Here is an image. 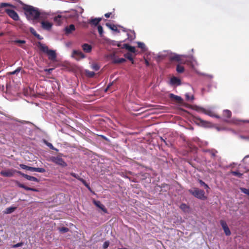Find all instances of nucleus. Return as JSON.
Wrapping results in <instances>:
<instances>
[{"label": "nucleus", "instance_id": "0e129e2a", "mask_svg": "<svg viewBox=\"0 0 249 249\" xmlns=\"http://www.w3.org/2000/svg\"><path fill=\"white\" fill-rule=\"evenodd\" d=\"M101 137L102 138H103V139H106V137H105V136H103V135H101Z\"/></svg>", "mask_w": 249, "mask_h": 249}, {"label": "nucleus", "instance_id": "052dcab7", "mask_svg": "<svg viewBox=\"0 0 249 249\" xmlns=\"http://www.w3.org/2000/svg\"><path fill=\"white\" fill-rule=\"evenodd\" d=\"M53 70V69H46L45 70V71L48 72L49 73H50Z\"/></svg>", "mask_w": 249, "mask_h": 249}, {"label": "nucleus", "instance_id": "8fccbe9b", "mask_svg": "<svg viewBox=\"0 0 249 249\" xmlns=\"http://www.w3.org/2000/svg\"><path fill=\"white\" fill-rule=\"evenodd\" d=\"M84 185L87 188V189L90 192H92V190H91V188H90L89 185V184H88L87 183H86L85 184H84Z\"/></svg>", "mask_w": 249, "mask_h": 249}, {"label": "nucleus", "instance_id": "3c124183", "mask_svg": "<svg viewBox=\"0 0 249 249\" xmlns=\"http://www.w3.org/2000/svg\"><path fill=\"white\" fill-rule=\"evenodd\" d=\"M248 159H249V156H246L243 160V162H244L245 164L247 163V160Z\"/></svg>", "mask_w": 249, "mask_h": 249}, {"label": "nucleus", "instance_id": "423d86ee", "mask_svg": "<svg viewBox=\"0 0 249 249\" xmlns=\"http://www.w3.org/2000/svg\"><path fill=\"white\" fill-rule=\"evenodd\" d=\"M71 56L79 61L81 59L85 58V55L80 51L73 50Z\"/></svg>", "mask_w": 249, "mask_h": 249}, {"label": "nucleus", "instance_id": "2f4dec72", "mask_svg": "<svg viewBox=\"0 0 249 249\" xmlns=\"http://www.w3.org/2000/svg\"><path fill=\"white\" fill-rule=\"evenodd\" d=\"M15 208L14 207H9V208H7L6 209V213H12V212H13L14 211V210H15Z\"/></svg>", "mask_w": 249, "mask_h": 249}, {"label": "nucleus", "instance_id": "13d9d810", "mask_svg": "<svg viewBox=\"0 0 249 249\" xmlns=\"http://www.w3.org/2000/svg\"><path fill=\"white\" fill-rule=\"evenodd\" d=\"M187 207V205L185 204H182L181 205L180 208L181 209H184Z\"/></svg>", "mask_w": 249, "mask_h": 249}, {"label": "nucleus", "instance_id": "49530a36", "mask_svg": "<svg viewBox=\"0 0 249 249\" xmlns=\"http://www.w3.org/2000/svg\"><path fill=\"white\" fill-rule=\"evenodd\" d=\"M232 174L234 175V176H237L238 177H240L242 175V174L240 173H239L237 171H233L232 172Z\"/></svg>", "mask_w": 249, "mask_h": 249}, {"label": "nucleus", "instance_id": "b1692460", "mask_svg": "<svg viewBox=\"0 0 249 249\" xmlns=\"http://www.w3.org/2000/svg\"><path fill=\"white\" fill-rule=\"evenodd\" d=\"M176 71L178 73H182L184 71V67L178 64L177 66Z\"/></svg>", "mask_w": 249, "mask_h": 249}, {"label": "nucleus", "instance_id": "cd10ccee", "mask_svg": "<svg viewBox=\"0 0 249 249\" xmlns=\"http://www.w3.org/2000/svg\"><path fill=\"white\" fill-rule=\"evenodd\" d=\"M86 72L87 76L89 77H93L95 75V73L93 71H86Z\"/></svg>", "mask_w": 249, "mask_h": 249}, {"label": "nucleus", "instance_id": "2eb2a0df", "mask_svg": "<svg viewBox=\"0 0 249 249\" xmlns=\"http://www.w3.org/2000/svg\"><path fill=\"white\" fill-rule=\"evenodd\" d=\"M41 24L42 28L46 30H50L52 27V24L48 21H42Z\"/></svg>", "mask_w": 249, "mask_h": 249}, {"label": "nucleus", "instance_id": "f257e3e1", "mask_svg": "<svg viewBox=\"0 0 249 249\" xmlns=\"http://www.w3.org/2000/svg\"><path fill=\"white\" fill-rule=\"evenodd\" d=\"M23 9L28 19L35 21L40 18V13L37 8H35L32 6L25 5L23 7Z\"/></svg>", "mask_w": 249, "mask_h": 249}, {"label": "nucleus", "instance_id": "412c9836", "mask_svg": "<svg viewBox=\"0 0 249 249\" xmlns=\"http://www.w3.org/2000/svg\"><path fill=\"white\" fill-rule=\"evenodd\" d=\"M62 17L60 15H58L54 18V21L58 25H60L62 23Z\"/></svg>", "mask_w": 249, "mask_h": 249}, {"label": "nucleus", "instance_id": "f3484780", "mask_svg": "<svg viewBox=\"0 0 249 249\" xmlns=\"http://www.w3.org/2000/svg\"><path fill=\"white\" fill-rule=\"evenodd\" d=\"M170 83L171 85H180L181 84V81L179 78L174 76L171 78Z\"/></svg>", "mask_w": 249, "mask_h": 249}, {"label": "nucleus", "instance_id": "393cba45", "mask_svg": "<svg viewBox=\"0 0 249 249\" xmlns=\"http://www.w3.org/2000/svg\"><path fill=\"white\" fill-rule=\"evenodd\" d=\"M198 182L201 185L204 186L205 188L207 190V191H208V190L210 189V187H209V186L207 184H206L202 180L198 179Z\"/></svg>", "mask_w": 249, "mask_h": 249}, {"label": "nucleus", "instance_id": "4c0bfd02", "mask_svg": "<svg viewBox=\"0 0 249 249\" xmlns=\"http://www.w3.org/2000/svg\"><path fill=\"white\" fill-rule=\"evenodd\" d=\"M92 68L95 71H98L100 69V67L97 64H93L92 65Z\"/></svg>", "mask_w": 249, "mask_h": 249}, {"label": "nucleus", "instance_id": "de8ad7c7", "mask_svg": "<svg viewBox=\"0 0 249 249\" xmlns=\"http://www.w3.org/2000/svg\"><path fill=\"white\" fill-rule=\"evenodd\" d=\"M36 167H32L29 166V171L31 172H36Z\"/></svg>", "mask_w": 249, "mask_h": 249}, {"label": "nucleus", "instance_id": "5fc2aeb1", "mask_svg": "<svg viewBox=\"0 0 249 249\" xmlns=\"http://www.w3.org/2000/svg\"><path fill=\"white\" fill-rule=\"evenodd\" d=\"M35 36H36L37 39L39 40H41L43 39V38L38 34H36L35 35Z\"/></svg>", "mask_w": 249, "mask_h": 249}, {"label": "nucleus", "instance_id": "72a5a7b5", "mask_svg": "<svg viewBox=\"0 0 249 249\" xmlns=\"http://www.w3.org/2000/svg\"><path fill=\"white\" fill-rule=\"evenodd\" d=\"M23 244H24L23 242H19V243H18V244L12 245V248H18V247L23 246Z\"/></svg>", "mask_w": 249, "mask_h": 249}, {"label": "nucleus", "instance_id": "39448f33", "mask_svg": "<svg viewBox=\"0 0 249 249\" xmlns=\"http://www.w3.org/2000/svg\"><path fill=\"white\" fill-rule=\"evenodd\" d=\"M18 172H20L19 171H17L15 169H8L7 170L5 171H1L0 172V174L5 177H11L14 176V174L15 173L18 174Z\"/></svg>", "mask_w": 249, "mask_h": 249}, {"label": "nucleus", "instance_id": "4d7b16f0", "mask_svg": "<svg viewBox=\"0 0 249 249\" xmlns=\"http://www.w3.org/2000/svg\"><path fill=\"white\" fill-rule=\"evenodd\" d=\"M79 181H80L84 185L86 184V181L85 180H84L83 178H81L80 179H79Z\"/></svg>", "mask_w": 249, "mask_h": 249}, {"label": "nucleus", "instance_id": "c9c22d12", "mask_svg": "<svg viewBox=\"0 0 249 249\" xmlns=\"http://www.w3.org/2000/svg\"><path fill=\"white\" fill-rule=\"evenodd\" d=\"M36 172L39 173H45L46 172V170L44 168H43L36 167Z\"/></svg>", "mask_w": 249, "mask_h": 249}, {"label": "nucleus", "instance_id": "37998d69", "mask_svg": "<svg viewBox=\"0 0 249 249\" xmlns=\"http://www.w3.org/2000/svg\"><path fill=\"white\" fill-rule=\"evenodd\" d=\"M109 245V242L108 241H106L103 244V248L104 249H107L108 248Z\"/></svg>", "mask_w": 249, "mask_h": 249}, {"label": "nucleus", "instance_id": "864d4df0", "mask_svg": "<svg viewBox=\"0 0 249 249\" xmlns=\"http://www.w3.org/2000/svg\"><path fill=\"white\" fill-rule=\"evenodd\" d=\"M111 14H112L111 12H109V13H106L105 14V17L107 18H108L110 17V16L111 15Z\"/></svg>", "mask_w": 249, "mask_h": 249}, {"label": "nucleus", "instance_id": "6e6552de", "mask_svg": "<svg viewBox=\"0 0 249 249\" xmlns=\"http://www.w3.org/2000/svg\"><path fill=\"white\" fill-rule=\"evenodd\" d=\"M5 12L7 15L13 20L15 21H18L19 20V16L15 11L12 9H7L5 10Z\"/></svg>", "mask_w": 249, "mask_h": 249}, {"label": "nucleus", "instance_id": "a878e982", "mask_svg": "<svg viewBox=\"0 0 249 249\" xmlns=\"http://www.w3.org/2000/svg\"><path fill=\"white\" fill-rule=\"evenodd\" d=\"M185 98H186V100L187 101H192L194 100V95L190 96L189 93L185 94Z\"/></svg>", "mask_w": 249, "mask_h": 249}, {"label": "nucleus", "instance_id": "ea45409f", "mask_svg": "<svg viewBox=\"0 0 249 249\" xmlns=\"http://www.w3.org/2000/svg\"><path fill=\"white\" fill-rule=\"evenodd\" d=\"M20 71V68H18L16 70H15L14 71L10 72V74L11 75H14L15 74H16V73L19 72Z\"/></svg>", "mask_w": 249, "mask_h": 249}, {"label": "nucleus", "instance_id": "20e7f679", "mask_svg": "<svg viewBox=\"0 0 249 249\" xmlns=\"http://www.w3.org/2000/svg\"><path fill=\"white\" fill-rule=\"evenodd\" d=\"M189 192L195 197L201 199L205 200L207 197L205 196V192L197 188H194V190H189Z\"/></svg>", "mask_w": 249, "mask_h": 249}, {"label": "nucleus", "instance_id": "7ed1b4c3", "mask_svg": "<svg viewBox=\"0 0 249 249\" xmlns=\"http://www.w3.org/2000/svg\"><path fill=\"white\" fill-rule=\"evenodd\" d=\"M62 154L59 153L56 156H52L50 157V160L62 167H66L67 164L62 158Z\"/></svg>", "mask_w": 249, "mask_h": 249}, {"label": "nucleus", "instance_id": "9d476101", "mask_svg": "<svg viewBox=\"0 0 249 249\" xmlns=\"http://www.w3.org/2000/svg\"><path fill=\"white\" fill-rule=\"evenodd\" d=\"M18 174L20 175L23 177L25 178H26L27 179H28L29 180L37 182H39V179L38 178H36L28 175L27 174H25L22 173L21 171L18 172Z\"/></svg>", "mask_w": 249, "mask_h": 249}, {"label": "nucleus", "instance_id": "c756f323", "mask_svg": "<svg viewBox=\"0 0 249 249\" xmlns=\"http://www.w3.org/2000/svg\"><path fill=\"white\" fill-rule=\"evenodd\" d=\"M7 6L13 7V6L12 5H11V4L8 3L2 2V3H0V7H1V8L5 7H7Z\"/></svg>", "mask_w": 249, "mask_h": 249}, {"label": "nucleus", "instance_id": "e2e57ef3", "mask_svg": "<svg viewBox=\"0 0 249 249\" xmlns=\"http://www.w3.org/2000/svg\"><path fill=\"white\" fill-rule=\"evenodd\" d=\"M110 85H108L107 88L106 89H105V91H107V90H108V89H109V88L110 87Z\"/></svg>", "mask_w": 249, "mask_h": 249}, {"label": "nucleus", "instance_id": "4468645a", "mask_svg": "<svg viewBox=\"0 0 249 249\" xmlns=\"http://www.w3.org/2000/svg\"><path fill=\"white\" fill-rule=\"evenodd\" d=\"M169 97L172 101H175L178 103H182V99L180 96L176 95L173 93H170Z\"/></svg>", "mask_w": 249, "mask_h": 249}, {"label": "nucleus", "instance_id": "79ce46f5", "mask_svg": "<svg viewBox=\"0 0 249 249\" xmlns=\"http://www.w3.org/2000/svg\"><path fill=\"white\" fill-rule=\"evenodd\" d=\"M216 151H210V154L211 158H214L216 156Z\"/></svg>", "mask_w": 249, "mask_h": 249}, {"label": "nucleus", "instance_id": "bb28decb", "mask_svg": "<svg viewBox=\"0 0 249 249\" xmlns=\"http://www.w3.org/2000/svg\"><path fill=\"white\" fill-rule=\"evenodd\" d=\"M137 44L138 48H141L144 51L145 50V46L143 43L138 42Z\"/></svg>", "mask_w": 249, "mask_h": 249}, {"label": "nucleus", "instance_id": "4be33fe9", "mask_svg": "<svg viewBox=\"0 0 249 249\" xmlns=\"http://www.w3.org/2000/svg\"><path fill=\"white\" fill-rule=\"evenodd\" d=\"M126 60L124 58H114L112 60V63L114 64H119V63H122L124 62H125Z\"/></svg>", "mask_w": 249, "mask_h": 249}, {"label": "nucleus", "instance_id": "f03ea898", "mask_svg": "<svg viewBox=\"0 0 249 249\" xmlns=\"http://www.w3.org/2000/svg\"><path fill=\"white\" fill-rule=\"evenodd\" d=\"M37 46L41 51L47 54L49 59L54 60L56 59V54L55 51L49 50L48 46L40 42L37 43Z\"/></svg>", "mask_w": 249, "mask_h": 249}, {"label": "nucleus", "instance_id": "dca6fc26", "mask_svg": "<svg viewBox=\"0 0 249 249\" xmlns=\"http://www.w3.org/2000/svg\"><path fill=\"white\" fill-rule=\"evenodd\" d=\"M82 48L83 51L87 53H90L92 50V46L87 43H84L82 45Z\"/></svg>", "mask_w": 249, "mask_h": 249}, {"label": "nucleus", "instance_id": "6ab92c4d", "mask_svg": "<svg viewBox=\"0 0 249 249\" xmlns=\"http://www.w3.org/2000/svg\"><path fill=\"white\" fill-rule=\"evenodd\" d=\"M123 48H125L131 53H134L136 52V49L135 47L130 46L128 44H124L123 45Z\"/></svg>", "mask_w": 249, "mask_h": 249}, {"label": "nucleus", "instance_id": "09e8293b", "mask_svg": "<svg viewBox=\"0 0 249 249\" xmlns=\"http://www.w3.org/2000/svg\"><path fill=\"white\" fill-rule=\"evenodd\" d=\"M84 185L87 188V189L90 192H92V190H91V188H90L89 185V184H88L87 183H86L85 184H84Z\"/></svg>", "mask_w": 249, "mask_h": 249}, {"label": "nucleus", "instance_id": "a18cd8bd", "mask_svg": "<svg viewBox=\"0 0 249 249\" xmlns=\"http://www.w3.org/2000/svg\"><path fill=\"white\" fill-rule=\"evenodd\" d=\"M30 32L35 36V35L36 34H37V33L36 32V30L32 27H31L30 28Z\"/></svg>", "mask_w": 249, "mask_h": 249}, {"label": "nucleus", "instance_id": "ddd939ff", "mask_svg": "<svg viewBox=\"0 0 249 249\" xmlns=\"http://www.w3.org/2000/svg\"><path fill=\"white\" fill-rule=\"evenodd\" d=\"M223 120L225 122L227 121V119L230 118L231 116V112L228 109L224 110L223 111Z\"/></svg>", "mask_w": 249, "mask_h": 249}, {"label": "nucleus", "instance_id": "9b49d317", "mask_svg": "<svg viewBox=\"0 0 249 249\" xmlns=\"http://www.w3.org/2000/svg\"><path fill=\"white\" fill-rule=\"evenodd\" d=\"M93 203L96 207L101 209L105 213H107V209L105 208L104 205L101 203V202L100 201L94 200H93Z\"/></svg>", "mask_w": 249, "mask_h": 249}, {"label": "nucleus", "instance_id": "473e14b6", "mask_svg": "<svg viewBox=\"0 0 249 249\" xmlns=\"http://www.w3.org/2000/svg\"><path fill=\"white\" fill-rule=\"evenodd\" d=\"M47 145L51 149L55 150L56 151H58V150L56 149V148L54 147V146L53 145V144L50 142H47L46 143Z\"/></svg>", "mask_w": 249, "mask_h": 249}, {"label": "nucleus", "instance_id": "7c9ffc66", "mask_svg": "<svg viewBox=\"0 0 249 249\" xmlns=\"http://www.w3.org/2000/svg\"><path fill=\"white\" fill-rule=\"evenodd\" d=\"M69 231V228L67 227H62L59 228V231L62 233H65Z\"/></svg>", "mask_w": 249, "mask_h": 249}, {"label": "nucleus", "instance_id": "680f3d73", "mask_svg": "<svg viewBox=\"0 0 249 249\" xmlns=\"http://www.w3.org/2000/svg\"><path fill=\"white\" fill-rule=\"evenodd\" d=\"M212 116H213V117H215V118H220V116H218V115H215V114H214V115H212Z\"/></svg>", "mask_w": 249, "mask_h": 249}, {"label": "nucleus", "instance_id": "603ef678", "mask_svg": "<svg viewBox=\"0 0 249 249\" xmlns=\"http://www.w3.org/2000/svg\"><path fill=\"white\" fill-rule=\"evenodd\" d=\"M17 184L20 188H23V189L25 188V185H24L23 184H21V183H20L18 182H17Z\"/></svg>", "mask_w": 249, "mask_h": 249}, {"label": "nucleus", "instance_id": "a19ab883", "mask_svg": "<svg viewBox=\"0 0 249 249\" xmlns=\"http://www.w3.org/2000/svg\"><path fill=\"white\" fill-rule=\"evenodd\" d=\"M243 193L248 195L249 196V189L241 188Z\"/></svg>", "mask_w": 249, "mask_h": 249}, {"label": "nucleus", "instance_id": "bf43d9fd", "mask_svg": "<svg viewBox=\"0 0 249 249\" xmlns=\"http://www.w3.org/2000/svg\"><path fill=\"white\" fill-rule=\"evenodd\" d=\"M145 64L147 66H149L150 65L149 62L146 59H145Z\"/></svg>", "mask_w": 249, "mask_h": 249}, {"label": "nucleus", "instance_id": "aec40b11", "mask_svg": "<svg viewBox=\"0 0 249 249\" xmlns=\"http://www.w3.org/2000/svg\"><path fill=\"white\" fill-rule=\"evenodd\" d=\"M106 26L110 29L111 30L117 32L118 33L119 32V31L118 30L117 26L114 24H111L110 23H107L106 24Z\"/></svg>", "mask_w": 249, "mask_h": 249}, {"label": "nucleus", "instance_id": "c03bdc74", "mask_svg": "<svg viewBox=\"0 0 249 249\" xmlns=\"http://www.w3.org/2000/svg\"><path fill=\"white\" fill-rule=\"evenodd\" d=\"M16 43L25 44L26 41L24 40H16L15 41Z\"/></svg>", "mask_w": 249, "mask_h": 249}, {"label": "nucleus", "instance_id": "5701e85b", "mask_svg": "<svg viewBox=\"0 0 249 249\" xmlns=\"http://www.w3.org/2000/svg\"><path fill=\"white\" fill-rule=\"evenodd\" d=\"M124 56L125 57V58L129 60L131 62L132 64L134 63V61L132 57V55L131 53H125V54H124Z\"/></svg>", "mask_w": 249, "mask_h": 249}, {"label": "nucleus", "instance_id": "6e6d98bb", "mask_svg": "<svg viewBox=\"0 0 249 249\" xmlns=\"http://www.w3.org/2000/svg\"><path fill=\"white\" fill-rule=\"evenodd\" d=\"M161 141L163 142L166 145H168L169 143L167 142L165 139H164L162 137L160 138Z\"/></svg>", "mask_w": 249, "mask_h": 249}, {"label": "nucleus", "instance_id": "1a4fd4ad", "mask_svg": "<svg viewBox=\"0 0 249 249\" xmlns=\"http://www.w3.org/2000/svg\"><path fill=\"white\" fill-rule=\"evenodd\" d=\"M220 224L224 231L225 234L227 236L230 235L231 234V232L226 222L224 220H221Z\"/></svg>", "mask_w": 249, "mask_h": 249}, {"label": "nucleus", "instance_id": "c85d7f7f", "mask_svg": "<svg viewBox=\"0 0 249 249\" xmlns=\"http://www.w3.org/2000/svg\"><path fill=\"white\" fill-rule=\"evenodd\" d=\"M98 31L100 36H102L103 34V27L100 25H98L97 27Z\"/></svg>", "mask_w": 249, "mask_h": 249}, {"label": "nucleus", "instance_id": "f8f14e48", "mask_svg": "<svg viewBox=\"0 0 249 249\" xmlns=\"http://www.w3.org/2000/svg\"><path fill=\"white\" fill-rule=\"evenodd\" d=\"M102 20V18H91L88 21V23L91 25L98 26L99 22Z\"/></svg>", "mask_w": 249, "mask_h": 249}, {"label": "nucleus", "instance_id": "f704fd0d", "mask_svg": "<svg viewBox=\"0 0 249 249\" xmlns=\"http://www.w3.org/2000/svg\"><path fill=\"white\" fill-rule=\"evenodd\" d=\"M19 166L21 168H22L23 169L29 170V166H27L26 165L23 164H19Z\"/></svg>", "mask_w": 249, "mask_h": 249}, {"label": "nucleus", "instance_id": "0eeeda50", "mask_svg": "<svg viewBox=\"0 0 249 249\" xmlns=\"http://www.w3.org/2000/svg\"><path fill=\"white\" fill-rule=\"evenodd\" d=\"M169 59L171 61H175L180 62L181 64H185L187 62L185 60H184V57L178 54H174L170 56Z\"/></svg>", "mask_w": 249, "mask_h": 249}, {"label": "nucleus", "instance_id": "a211bd4d", "mask_svg": "<svg viewBox=\"0 0 249 249\" xmlns=\"http://www.w3.org/2000/svg\"><path fill=\"white\" fill-rule=\"evenodd\" d=\"M75 30V26L73 24H71L69 26L65 28V31L66 34H69Z\"/></svg>", "mask_w": 249, "mask_h": 249}, {"label": "nucleus", "instance_id": "e433bc0d", "mask_svg": "<svg viewBox=\"0 0 249 249\" xmlns=\"http://www.w3.org/2000/svg\"><path fill=\"white\" fill-rule=\"evenodd\" d=\"M25 190H28V191H34V192H37L38 190L36 189H35V188H30V187H27V186H25V188H24Z\"/></svg>", "mask_w": 249, "mask_h": 249}, {"label": "nucleus", "instance_id": "58836bf2", "mask_svg": "<svg viewBox=\"0 0 249 249\" xmlns=\"http://www.w3.org/2000/svg\"><path fill=\"white\" fill-rule=\"evenodd\" d=\"M70 175H71L72 177H74V178H76V179H78V180H79V179H80V178H80V177L78 175H77L76 174H75V173H73V172L71 173Z\"/></svg>", "mask_w": 249, "mask_h": 249}]
</instances>
